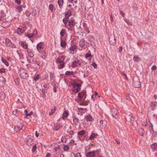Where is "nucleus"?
Segmentation results:
<instances>
[{"instance_id": "obj_1", "label": "nucleus", "mask_w": 157, "mask_h": 157, "mask_svg": "<svg viewBox=\"0 0 157 157\" xmlns=\"http://www.w3.org/2000/svg\"><path fill=\"white\" fill-rule=\"evenodd\" d=\"M20 76L23 79H26L29 76L26 71L22 68H20L19 70Z\"/></svg>"}, {"instance_id": "obj_2", "label": "nucleus", "mask_w": 157, "mask_h": 157, "mask_svg": "<svg viewBox=\"0 0 157 157\" xmlns=\"http://www.w3.org/2000/svg\"><path fill=\"white\" fill-rule=\"evenodd\" d=\"M109 42L111 44L114 45L116 44V40L114 35H110L109 38Z\"/></svg>"}, {"instance_id": "obj_3", "label": "nucleus", "mask_w": 157, "mask_h": 157, "mask_svg": "<svg viewBox=\"0 0 157 157\" xmlns=\"http://www.w3.org/2000/svg\"><path fill=\"white\" fill-rule=\"evenodd\" d=\"M86 90H83L82 91L80 92H79L78 94V98L79 100H81L83 97L84 96H85L83 100H85L86 98Z\"/></svg>"}, {"instance_id": "obj_4", "label": "nucleus", "mask_w": 157, "mask_h": 157, "mask_svg": "<svg viewBox=\"0 0 157 157\" xmlns=\"http://www.w3.org/2000/svg\"><path fill=\"white\" fill-rule=\"evenodd\" d=\"M75 20L73 18H71L68 21V24L69 26L71 28L73 27L76 25Z\"/></svg>"}, {"instance_id": "obj_5", "label": "nucleus", "mask_w": 157, "mask_h": 157, "mask_svg": "<svg viewBox=\"0 0 157 157\" xmlns=\"http://www.w3.org/2000/svg\"><path fill=\"white\" fill-rule=\"evenodd\" d=\"M95 155V151H93L86 153V157H94Z\"/></svg>"}, {"instance_id": "obj_6", "label": "nucleus", "mask_w": 157, "mask_h": 157, "mask_svg": "<svg viewBox=\"0 0 157 157\" xmlns=\"http://www.w3.org/2000/svg\"><path fill=\"white\" fill-rule=\"evenodd\" d=\"M43 42H40L36 45V48L38 51H40L43 49Z\"/></svg>"}, {"instance_id": "obj_7", "label": "nucleus", "mask_w": 157, "mask_h": 157, "mask_svg": "<svg viewBox=\"0 0 157 157\" xmlns=\"http://www.w3.org/2000/svg\"><path fill=\"white\" fill-rule=\"evenodd\" d=\"M39 13V11L37 7H36L33 8L32 14L33 16H35L37 14Z\"/></svg>"}, {"instance_id": "obj_8", "label": "nucleus", "mask_w": 157, "mask_h": 157, "mask_svg": "<svg viewBox=\"0 0 157 157\" xmlns=\"http://www.w3.org/2000/svg\"><path fill=\"white\" fill-rule=\"evenodd\" d=\"M6 79L5 78L3 77H0V86L3 87L5 84Z\"/></svg>"}, {"instance_id": "obj_9", "label": "nucleus", "mask_w": 157, "mask_h": 157, "mask_svg": "<svg viewBox=\"0 0 157 157\" xmlns=\"http://www.w3.org/2000/svg\"><path fill=\"white\" fill-rule=\"evenodd\" d=\"M10 22L9 21H4L2 24V26L3 28H6L10 25Z\"/></svg>"}, {"instance_id": "obj_10", "label": "nucleus", "mask_w": 157, "mask_h": 157, "mask_svg": "<svg viewBox=\"0 0 157 157\" xmlns=\"http://www.w3.org/2000/svg\"><path fill=\"white\" fill-rule=\"evenodd\" d=\"M27 52L29 57L32 58L34 56V52L31 49L28 48Z\"/></svg>"}, {"instance_id": "obj_11", "label": "nucleus", "mask_w": 157, "mask_h": 157, "mask_svg": "<svg viewBox=\"0 0 157 157\" xmlns=\"http://www.w3.org/2000/svg\"><path fill=\"white\" fill-rule=\"evenodd\" d=\"M19 44L21 46L25 49H27L28 48V44L25 41H20L19 42Z\"/></svg>"}, {"instance_id": "obj_12", "label": "nucleus", "mask_w": 157, "mask_h": 157, "mask_svg": "<svg viewBox=\"0 0 157 157\" xmlns=\"http://www.w3.org/2000/svg\"><path fill=\"white\" fill-rule=\"evenodd\" d=\"M72 65L73 67H75L78 66H80L81 65V63H80L79 60H75L72 62Z\"/></svg>"}, {"instance_id": "obj_13", "label": "nucleus", "mask_w": 157, "mask_h": 157, "mask_svg": "<svg viewBox=\"0 0 157 157\" xmlns=\"http://www.w3.org/2000/svg\"><path fill=\"white\" fill-rule=\"evenodd\" d=\"M85 118L86 119V121L87 122H88L89 121H94V118L90 114H88L87 116H86Z\"/></svg>"}, {"instance_id": "obj_14", "label": "nucleus", "mask_w": 157, "mask_h": 157, "mask_svg": "<svg viewBox=\"0 0 157 157\" xmlns=\"http://www.w3.org/2000/svg\"><path fill=\"white\" fill-rule=\"evenodd\" d=\"M33 139L29 138L26 140V144L28 146H31L33 144Z\"/></svg>"}, {"instance_id": "obj_15", "label": "nucleus", "mask_w": 157, "mask_h": 157, "mask_svg": "<svg viewBox=\"0 0 157 157\" xmlns=\"http://www.w3.org/2000/svg\"><path fill=\"white\" fill-rule=\"evenodd\" d=\"M98 136V135L96 133H93V132H92L89 138V139L90 140H94V138Z\"/></svg>"}, {"instance_id": "obj_16", "label": "nucleus", "mask_w": 157, "mask_h": 157, "mask_svg": "<svg viewBox=\"0 0 157 157\" xmlns=\"http://www.w3.org/2000/svg\"><path fill=\"white\" fill-rule=\"evenodd\" d=\"M84 39H82L79 42V46L81 48H84L85 46V43Z\"/></svg>"}, {"instance_id": "obj_17", "label": "nucleus", "mask_w": 157, "mask_h": 157, "mask_svg": "<svg viewBox=\"0 0 157 157\" xmlns=\"http://www.w3.org/2000/svg\"><path fill=\"white\" fill-rule=\"evenodd\" d=\"M111 112L113 117L116 118L115 116L117 114V110L115 109H111Z\"/></svg>"}, {"instance_id": "obj_18", "label": "nucleus", "mask_w": 157, "mask_h": 157, "mask_svg": "<svg viewBox=\"0 0 157 157\" xmlns=\"http://www.w3.org/2000/svg\"><path fill=\"white\" fill-rule=\"evenodd\" d=\"M60 45L62 48H65L67 45V43L65 41L62 40V38H60Z\"/></svg>"}, {"instance_id": "obj_19", "label": "nucleus", "mask_w": 157, "mask_h": 157, "mask_svg": "<svg viewBox=\"0 0 157 157\" xmlns=\"http://www.w3.org/2000/svg\"><path fill=\"white\" fill-rule=\"evenodd\" d=\"M132 115H126L125 116V119L126 121L128 122H130L132 120Z\"/></svg>"}, {"instance_id": "obj_20", "label": "nucleus", "mask_w": 157, "mask_h": 157, "mask_svg": "<svg viewBox=\"0 0 157 157\" xmlns=\"http://www.w3.org/2000/svg\"><path fill=\"white\" fill-rule=\"evenodd\" d=\"M6 98V94L4 92L2 91L0 93V100H3Z\"/></svg>"}, {"instance_id": "obj_21", "label": "nucleus", "mask_w": 157, "mask_h": 157, "mask_svg": "<svg viewBox=\"0 0 157 157\" xmlns=\"http://www.w3.org/2000/svg\"><path fill=\"white\" fill-rule=\"evenodd\" d=\"M12 42L8 38H6V45L7 47H10L11 46Z\"/></svg>"}, {"instance_id": "obj_22", "label": "nucleus", "mask_w": 157, "mask_h": 157, "mask_svg": "<svg viewBox=\"0 0 157 157\" xmlns=\"http://www.w3.org/2000/svg\"><path fill=\"white\" fill-rule=\"evenodd\" d=\"M50 74V80L52 82H55V80L56 77L53 73L51 72Z\"/></svg>"}, {"instance_id": "obj_23", "label": "nucleus", "mask_w": 157, "mask_h": 157, "mask_svg": "<svg viewBox=\"0 0 157 157\" xmlns=\"http://www.w3.org/2000/svg\"><path fill=\"white\" fill-rule=\"evenodd\" d=\"M60 127V125L59 124H56L54 125V127L53 128V130L56 131H58L59 130Z\"/></svg>"}, {"instance_id": "obj_24", "label": "nucleus", "mask_w": 157, "mask_h": 157, "mask_svg": "<svg viewBox=\"0 0 157 157\" xmlns=\"http://www.w3.org/2000/svg\"><path fill=\"white\" fill-rule=\"evenodd\" d=\"M72 15L71 12V11L68 10L65 13V16L69 17H70Z\"/></svg>"}, {"instance_id": "obj_25", "label": "nucleus", "mask_w": 157, "mask_h": 157, "mask_svg": "<svg viewBox=\"0 0 157 157\" xmlns=\"http://www.w3.org/2000/svg\"><path fill=\"white\" fill-rule=\"evenodd\" d=\"M68 115V113L67 111H64L63 114V116H62V118L63 119H64L65 118H67Z\"/></svg>"}, {"instance_id": "obj_26", "label": "nucleus", "mask_w": 157, "mask_h": 157, "mask_svg": "<svg viewBox=\"0 0 157 157\" xmlns=\"http://www.w3.org/2000/svg\"><path fill=\"white\" fill-rule=\"evenodd\" d=\"M58 4L59 5V7L62 8V5L63 3V0H58Z\"/></svg>"}, {"instance_id": "obj_27", "label": "nucleus", "mask_w": 157, "mask_h": 157, "mask_svg": "<svg viewBox=\"0 0 157 157\" xmlns=\"http://www.w3.org/2000/svg\"><path fill=\"white\" fill-rule=\"evenodd\" d=\"M64 58L63 57H59L56 60V62L57 63H61L63 62L62 60V58Z\"/></svg>"}, {"instance_id": "obj_28", "label": "nucleus", "mask_w": 157, "mask_h": 157, "mask_svg": "<svg viewBox=\"0 0 157 157\" xmlns=\"http://www.w3.org/2000/svg\"><path fill=\"white\" fill-rule=\"evenodd\" d=\"M71 85L73 86V88H75L76 87H79V86H81V85H80L76 82L75 83H71Z\"/></svg>"}, {"instance_id": "obj_29", "label": "nucleus", "mask_w": 157, "mask_h": 157, "mask_svg": "<svg viewBox=\"0 0 157 157\" xmlns=\"http://www.w3.org/2000/svg\"><path fill=\"white\" fill-rule=\"evenodd\" d=\"M151 149H155L157 148V143H154L151 145Z\"/></svg>"}, {"instance_id": "obj_30", "label": "nucleus", "mask_w": 157, "mask_h": 157, "mask_svg": "<svg viewBox=\"0 0 157 157\" xmlns=\"http://www.w3.org/2000/svg\"><path fill=\"white\" fill-rule=\"evenodd\" d=\"M1 60L2 62L4 63L5 65H6L7 66H8L9 65V63L7 62V61L5 59L3 58L2 57H1Z\"/></svg>"}, {"instance_id": "obj_31", "label": "nucleus", "mask_w": 157, "mask_h": 157, "mask_svg": "<svg viewBox=\"0 0 157 157\" xmlns=\"http://www.w3.org/2000/svg\"><path fill=\"white\" fill-rule=\"evenodd\" d=\"M77 46L75 45L71 46L69 48V50L70 51H74L76 49Z\"/></svg>"}, {"instance_id": "obj_32", "label": "nucleus", "mask_w": 157, "mask_h": 157, "mask_svg": "<svg viewBox=\"0 0 157 157\" xmlns=\"http://www.w3.org/2000/svg\"><path fill=\"white\" fill-rule=\"evenodd\" d=\"M59 63V65L58 66V68L59 69H61L64 67L65 65V62H63V63Z\"/></svg>"}, {"instance_id": "obj_33", "label": "nucleus", "mask_w": 157, "mask_h": 157, "mask_svg": "<svg viewBox=\"0 0 157 157\" xmlns=\"http://www.w3.org/2000/svg\"><path fill=\"white\" fill-rule=\"evenodd\" d=\"M22 7H23L24 8L25 7V6H22L21 5L18 6H17V9L18 11V12L20 13L21 12L22 10Z\"/></svg>"}, {"instance_id": "obj_34", "label": "nucleus", "mask_w": 157, "mask_h": 157, "mask_svg": "<svg viewBox=\"0 0 157 157\" xmlns=\"http://www.w3.org/2000/svg\"><path fill=\"white\" fill-rule=\"evenodd\" d=\"M85 131L84 130H82L81 131L78 132L77 133V134L79 136H82L85 134Z\"/></svg>"}, {"instance_id": "obj_35", "label": "nucleus", "mask_w": 157, "mask_h": 157, "mask_svg": "<svg viewBox=\"0 0 157 157\" xmlns=\"http://www.w3.org/2000/svg\"><path fill=\"white\" fill-rule=\"evenodd\" d=\"M81 86H79V87H77V88L73 90L72 91H74L75 93H77L81 89Z\"/></svg>"}, {"instance_id": "obj_36", "label": "nucleus", "mask_w": 157, "mask_h": 157, "mask_svg": "<svg viewBox=\"0 0 157 157\" xmlns=\"http://www.w3.org/2000/svg\"><path fill=\"white\" fill-rule=\"evenodd\" d=\"M74 73V72L72 71H67L65 72V74L66 75H73Z\"/></svg>"}, {"instance_id": "obj_37", "label": "nucleus", "mask_w": 157, "mask_h": 157, "mask_svg": "<svg viewBox=\"0 0 157 157\" xmlns=\"http://www.w3.org/2000/svg\"><path fill=\"white\" fill-rule=\"evenodd\" d=\"M22 129V128L20 126H15L14 128V130L16 132H18Z\"/></svg>"}, {"instance_id": "obj_38", "label": "nucleus", "mask_w": 157, "mask_h": 157, "mask_svg": "<svg viewBox=\"0 0 157 157\" xmlns=\"http://www.w3.org/2000/svg\"><path fill=\"white\" fill-rule=\"evenodd\" d=\"M66 32V30L64 29H62L60 31V34L61 36H64V34Z\"/></svg>"}, {"instance_id": "obj_39", "label": "nucleus", "mask_w": 157, "mask_h": 157, "mask_svg": "<svg viewBox=\"0 0 157 157\" xmlns=\"http://www.w3.org/2000/svg\"><path fill=\"white\" fill-rule=\"evenodd\" d=\"M90 44L91 46V47H93L94 49H95L96 48V46H95V43L93 41L90 40Z\"/></svg>"}, {"instance_id": "obj_40", "label": "nucleus", "mask_w": 157, "mask_h": 157, "mask_svg": "<svg viewBox=\"0 0 157 157\" xmlns=\"http://www.w3.org/2000/svg\"><path fill=\"white\" fill-rule=\"evenodd\" d=\"M40 77V75L38 74L36 75L35 76L34 78V80L35 81H36L39 79Z\"/></svg>"}, {"instance_id": "obj_41", "label": "nucleus", "mask_w": 157, "mask_h": 157, "mask_svg": "<svg viewBox=\"0 0 157 157\" xmlns=\"http://www.w3.org/2000/svg\"><path fill=\"white\" fill-rule=\"evenodd\" d=\"M37 149V147L36 144H34L33 146V147H32V152L34 153L36 150Z\"/></svg>"}, {"instance_id": "obj_42", "label": "nucleus", "mask_w": 157, "mask_h": 157, "mask_svg": "<svg viewBox=\"0 0 157 157\" xmlns=\"http://www.w3.org/2000/svg\"><path fill=\"white\" fill-rule=\"evenodd\" d=\"M62 145H59L57 147H55L54 148V150L56 151H57L58 149H60L61 148H62V147H61V146H62Z\"/></svg>"}, {"instance_id": "obj_43", "label": "nucleus", "mask_w": 157, "mask_h": 157, "mask_svg": "<svg viewBox=\"0 0 157 157\" xmlns=\"http://www.w3.org/2000/svg\"><path fill=\"white\" fill-rule=\"evenodd\" d=\"M18 34H20V33H23V32L24 31V30L22 29H20L19 28H18Z\"/></svg>"}, {"instance_id": "obj_44", "label": "nucleus", "mask_w": 157, "mask_h": 157, "mask_svg": "<svg viewBox=\"0 0 157 157\" xmlns=\"http://www.w3.org/2000/svg\"><path fill=\"white\" fill-rule=\"evenodd\" d=\"M133 86L136 88H137V82L136 81H133L132 82Z\"/></svg>"}, {"instance_id": "obj_45", "label": "nucleus", "mask_w": 157, "mask_h": 157, "mask_svg": "<svg viewBox=\"0 0 157 157\" xmlns=\"http://www.w3.org/2000/svg\"><path fill=\"white\" fill-rule=\"evenodd\" d=\"M73 121L74 122V124L75 125H76L78 122V120L76 117L74 118Z\"/></svg>"}, {"instance_id": "obj_46", "label": "nucleus", "mask_w": 157, "mask_h": 157, "mask_svg": "<svg viewBox=\"0 0 157 157\" xmlns=\"http://www.w3.org/2000/svg\"><path fill=\"white\" fill-rule=\"evenodd\" d=\"M63 150L65 151H67L69 149V146L68 145H64L63 147Z\"/></svg>"}, {"instance_id": "obj_47", "label": "nucleus", "mask_w": 157, "mask_h": 157, "mask_svg": "<svg viewBox=\"0 0 157 157\" xmlns=\"http://www.w3.org/2000/svg\"><path fill=\"white\" fill-rule=\"evenodd\" d=\"M71 153L74 154L75 157H81V155L80 153H78L75 155L74 153Z\"/></svg>"}, {"instance_id": "obj_48", "label": "nucleus", "mask_w": 157, "mask_h": 157, "mask_svg": "<svg viewBox=\"0 0 157 157\" xmlns=\"http://www.w3.org/2000/svg\"><path fill=\"white\" fill-rule=\"evenodd\" d=\"M92 56H91V54H89L86 53L85 55V57L86 59H88L89 57H92Z\"/></svg>"}, {"instance_id": "obj_49", "label": "nucleus", "mask_w": 157, "mask_h": 157, "mask_svg": "<svg viewBox=\"0 0 157 157\" xmlns=\"http://www.w3.org/2000/svg\"><path fill=\"white\" fill-rule=\"evenodd\" d=\"M142 131H143V129L142 128H140L139 129V132H140V135L141 136H144V133L142 132Z\"/></svg>"}, {"instance_id": "obj_50", "label": "nucleus", "mask_w": 157, "mask_h": 157, "mask_svg": "<svg viewBox=\"0 0 157 157\" xmlns=\"http://www.w3.org/2000/svg\"><path fill=\"white\" fill-rule=\"evenodd\" d=\"M98 95V93L97 92H95V94H93L91 97V98L93 99V101H94V97H96V96Z\"/></svg>"}, {"instance_id": "obj_51", "label": "nucleus", "mask_w": 157, "mask_h": 157, "mask_svg": "<svg viewBox=\"0 0 157 157\" xmlns=\"http://www.w3.org/2000/svg\"><path fill=\"white\" fill-rule=\"evenodd\" d=\"M49 9L52 12L53 10V5L52 4H50L49 5Z\"/></svg>"}, {"instance_id": "obj_52", "label": "nucleus", "mask_w": 157, "mask_h": 157, "mask_svg": "<svg viewBox=\"0 0 157 157\" xmlns=\"http://www.w3.org/2000/svg\"><path fill=\"white\" fill-rule=\"evenodd\" d=\"M18 54L19 55L20 59H24L23 54H22V53H19L18 52Z\"/></svg>"}, {"instance_id": "obj_53", "label": "nucleus", "mask_w": 157, "mask_h": 157, "mask_svg": "<svg viewBox=\"0 0 157 157\" xmlns=\"http://www.w3.org/2000/svg\"><path fill=\"white\" fill-rule=\"evenodd\" d=\"M25 14L26 16L29 17L31 15V13L29 11H26L25 12Z\"/></svg>"}, {"instance_id": "obj_54", "label": "nucleus", "mask_w": 157, "mask_h": 157, "mask_svg": "<svg viewBox=\"0 0 157 157\" xmlns=\"http://www.w3.org/2000/svg\"><path fill=\"white\" fill-rule=\"evenodd\" d=\"M32 34H33V36L34 35H36L37 34V31L36 30H34L33 31V33H31Z\"/></svg>"}, {"instance_id": "obj_55", "label": "nucleus", "mask_w": 157, "mask_h": 157, "mask_svg": "<svg viewBox=\"0 0 157 157\" xmlns=\"http://www.w3.org/2000/svg\"><path fill=\"white\" fill-rule=\"evenodd\" d=\"M68 21L64 18L63 19V21L65 25H66L68 22Z\"/></svg>"}, {"instance_id": "obj_56", "label": "nucleus", "mask_w": 157, "mask_h": 157, "mask_svg": "<svg viewBox=\"0 0 157 157\" xmlns=\"http://www.w3.org/2000/svg\"><path fill=\"white\" fill-rule=\"evenodd\" d=\"M26 36L28 37L29 38H32L33 36V34H32L31 33L30 34H27L26 35Z\"/></svg>"}, {"instance_id": "obj_57", "label": "nucleus", "mask_w": 157, "mask_h": 157, "mask_svg": "<svg viewBox=\"0 0 157 157\" xmlns=\"http://www.w3.org/2000/svg\"><path fill=\"white\" fill-rule=\"evenodd\" d=\"M124 21L128 24V25H132V24L131 22L129 21L128 20L124 19Z\"/></svg>"}, {"instance_id": "obj_58", "label": "nucleus", "mask_w": 157, "mask_h": 157, "mask_svg": "<svg viewBox=\"0 0 157 157\" xmlns=\"http://www.w3.org/2000/svg\"><path fill=\"white\" fill-rule=\"evenodd\" d=\"M92 66H93V67L95 68H97V64H96V63H94V62H93L91 64V65Z\"/></svg>"}, {"instance_id": "obj_59", "label": "nucleus", "mask_w": 157, "mask_h": 157, "mask_svg": "<svg viewBox=\"0 0 157 157\" xmlns=\"http://www.w3.org/2000/svg\"><path fill=\"white\" fill-rule=\"evenodd\" d=\"M110 18L111 21V23H113V22L114 19L113 18V16L112 14L110 15Z\"/></svg>"}, {"instance_id": "obj_60", "label": "nucleus", "mask_w": 157, "mask_h": 157, "mask_svg": "<svg viewBox=\"0 0 157 157\" xmlns=\"http://www.w3.org/2000/svg\"><path fill=\"white\" fill-rule=\"evenodd\" d=\"M120 14L123 17L124 16L125 13L123 12L122 11L120 10Z\"/></svg>"}, {"instance_id": "obj_61", "label": "nucleus", "mask_w": 157, "mask_h": 157, "mask_svg": "<svg viewBox=\"0 0 157 157\" xmlns=\"http://www.w3.org/2000/svg\"><path fill=\"white\" fill-rule=\"evenodd\" d=\"M15 3L18 4L19 5L21 3V0H15Z\"/></svg>"}, {"instance_id": "obj_62", "label": "nucleus", "mask_w": 157, "mask_h": 157, "mask_svg": "<svg viewBox=\"0 0 157 157\" xmlns=\"http://www.w3.org/2000/svg\"><path fill=\"white\" fill-rule=\"evenodd\" d=\"M5 72V69L4 68H2L0 69V72L1 73H4Z\"/></svg>"}, {"instance_id": "obj_63", "label": "nucleus", "mask_w": 157, "mask_h": 157, "mask_svg": "<svg viewBox=\"0 0 157 157\" xmlns=\"http://www.w3.org/2000/svg\"><path fill=\"white\" fill-rule=\"evenodd\" d=\"M82 105H88V103L84 101L82 103Z\"/></svg>"}, {"instance_id": "obj_64", "label": "nucleus", "mask_w": 157, "mask_h": 157, "mask_svg": "<svg viewBox=\"0 0 157 157\" xmlns=\"http://www.w3.org/2000/svg\"><path fill=\"white\" fill-rule=\"evenodd\" d=\"M133 59L135 62H137V56L134 57Z\"/></svg>"}]
</instances>
